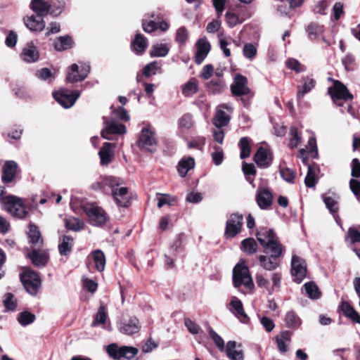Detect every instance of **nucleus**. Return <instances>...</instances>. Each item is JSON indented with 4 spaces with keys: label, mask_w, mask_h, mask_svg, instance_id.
Listing matches in <instances>:
<instances>
[{
    "label": "nucleus",
    "mask_w": 360,
    "mask_h": 360,
    "mask_svg": "<svg viewBox=\"0 0 360 360\" xmlns=\"http://www.w3.org/2000/svg\"><path fill=\"white\" fill-rule=\"evenodd\" d=\"M257 238L266 252L270 253V257L259 255L258 259L261 266L267 271L276 269L278 263L276 259L282 255L283 248L272 229H262L257 233Z\"/></svg>",
    "instance_id": "f257e3e1"
},
{
    "label": "nucleus",
    "mask_w": 360,
    "mask_h": 360,
    "mask_svg": "<svg viewBox=\"0 0 360 360\" xmlns=\"http://www.w3.org/2000/svg\"><path fill=\"white\" fill-rule=\"evenodd\" d=\"M65 6L64 0H51L50 2L46 0H32L31 8L37 15L43 17L48 13L53 16L60 15Z\"/></svg>",
    "instance_id": "f03ea898"
},
{
    "label": "nucleus",
    "mask_w": 360,
    "mask_h": 360,
    "mask_svg": "<svg viewBox=\"0 0 360 360\" xmlns=\"http://www.w3.org/2000/svg\"><path fill=\"white\" fill-rule=\"evenodd\" d=\"M231 91L233 96L241 97L240 101L245 107L248 105V100L252 98L254 95L248 86L247 78L240 74L235 76L233 83L231 86Z\"/></svg>",
    "instance_id": "7ed1b4c3"
},
{
    "label": "nucleus",
    "mask_w": 360,
    "mask_h": 360,
    "mask_svg": "<svg viewBox=\"0 0 360 360\" xmlns=\"http://www.w3.org/2000/svg\"><path fill=\"white\" fill-rule=\"evenodd\" d=\"M233 283L235 288H239L241 285H244L248 290L254 288L249 269L245 264H237L233 268Z\"/></svg>",
    "instance_id": "20e7f679"
},
{
    "label": "nucleus",
    "mask_w": 360,
    "mask_h": 360,
    "mask_svg": "<svg viewBox=\"0 0 360 360\" xmlns=\"http://www.w3.org/2000/svg\"><path fill=\"white\" fill-rule=\"evenodd\" d=\"M82 209L87 215L89 223L94 226H101L107 221L106 212L96 203H85L83 205Z\"/></svg>",
    "instance_id": "39448f33"
},
{
    "label": "nucleus",
    "mask_w": 360,
    "mask_h": 360,
    "mask_svg": "<svg viewBox=\"0 0 360 360\" xmlns=\"http://www.w3.org/2000/svg\"><path fill=\"white\" fill-rule=\"evenodd\" d=\"M5 210L12 216L18 218H24L28 212L22 199L13 195H9L3 199Z\"/></svg>",
    "instance_id": "423d86ee"
},
{
    "label": "nucleus",
    "mask_w": 360,
    "mask_h": 360,
    "mask_svg": "<svg viewBox=\"0 0 360 360\" xmlns=\"http://www.w3.org/2000/svg\"><path fill=\"white\" fill-rule=\"evenodd\" d=\"M328 79L333 82V86L328 88V94L335 103L342 105V101H347L353 98L347 87L340 82L333 80L331 78Z\"/></svg>",
    "instance_id": "0eeeda50"
},
{
    "label": "nucleus",
    "mask_w": 360,
    "mask_h": 360,
    "mask_svg": "<svg viewBox=\"0 0 360 360\" xmlns=\"http://www.w3.org/2000/svg\"><path fill=\"white\" fill-rule=\"evenodd\" d=\"M138 146L141 149L150 153L157 150V139L154 131L148 128H143L137 141Z\"/></svg>",
    "instance_id": "6e6552de"
},
{
    "label": "nucleus",
    "mask_w": 360,
    "mask_h": 360,
    "mask_svg": "<svg viewBox=\"0 0 360 360\" xmlns=\"http://www.w3.org/2000/svg\"><path fill=\"white\" fill-rule=\"evenodd\" d=\"M20 279L28 293L32 295H35L37 293L41 286V280L34 271H25L21 274Z\"/></svg>",
    "instance_id": "1a4fd4ad"
},
{
    "label": "nucleus",
    "mask_w": 360,
    "mask_h": 360,
    "mask_svg": "<svg viewBox=\"0 0 360 360\" xmlns=\"http://www.w3.org/2000/svg\"><path fill=\"white\" fill-rule=\"evenodd\" d=\"M107 352L115 359H120L121 358L131 359L136 355L138 349L128 346L118 347L117 345L112 344L108 346Z\"/></svg>",
    "instance_id": "9d476101"
},
{
    "label": "nucleus",
    "mask_w": 360,
    "mask_h": 360,
    "mask_svg": "<svg viewBox=\"0 0 360 360\" xmlns=\"http://www.w3.org/2000/svg\"><path fill=\"white\" fill-rule=\"evenodd\" d=\"M104 128L101 131V136L103 139H111L110 135L124 134L126 133L125 126L117 122L115 120H108L107 117H103Z\"/></svg>",
    "instance_id": "9b49d317"
},
{
    "label": "nucleus",
    "mask_w": 360,
    "mask_h": 360,
    "mask_svg": "<svg viewBox=\"0 0 360 360\" xmlns=\"http://www.w3.org/2000/svg\"><path fill=\"white\" fill-rule=\"evenodd\" d=\"M55 100L63 108L72 107L77 99L79 97L80 93L77 91L70 92L66 89H60L53 94Z\"/></svg>",
    "instance_id": "f8f14e48"
},
{
    "label": "nucleus",
    "mask_w": 360,
    "mask_h": 360,
    "mask_svg": "<svg viewBox=\"0 0 360 360\" xmlns=\"http://www.w3.org/2000/svg\"><path fill=\"white\" fill-rule=\"evenodd\" d=\"M90 65L84 63L79 67L77 64H72L68 72L66 79L68 82L74 83L84 80L90 72Z\"/></svg>",
    "instance_id": "ddd939ff"
},
{
    "label": "nucleus",
    "mask_w": 360,
    "mask_h": 360,
    "mask_svg": "<svg viewBox=\"0 0 360 360\" xmlns=\"http://www.w3.org/2000/svg\"><path fill=\"white\" fill-rule=\"evenodd\" d=\"M121 181L120 179L113 176L101 177L98 181L92 184L91 188L96 191H101L108 193L112 188L120 186Z\"/></svg>",
    "instance_id": "4468645a"
},
{
    "label": "nucleus",
    "mask_w": 360,
    "mask_h": 360,
    "mask_svg": "<svg viewBox=\"0 0 360 360\" xmlns=\"http://www.w3.org/2000/svg\"><path fill=\"white\" fill-rule=\"evenodd\" d=\"M291 264V273L293 277V280L295 282L300 283L302 281L307 275L306 262L304 259H301L297 255H293L292 257Z\"/></svg>",
    "instance_id": "2eb2a0df"
},
{
    "label": "nucleus",
    "mask_w": 360,
    "mask_h": 360,
    "mask_svg": "<svg viewBox=\"0 0 360 360\" xmlns=\"http://www.w3.org/2000/svg\"><path fill=\"white\" fill-rule=\"evenodd\" d=\"M243 216L238 214H232L226 224L225 236L233 238L240 232L243 225Z\"/></svg>",
    "instance_id": "dca6fc26"
},
{
    "label": "nucleus",
    "mask_w": 360,
    "mask_h": 360,
    "mask_svg": "<svg viewBox=\"0 0 360 360\" xmlns=\"http://www.w3.org/2000/svg\"><path fill=\"white\" fill-rule=\"evenodd\" d=\"M224 110L231 112L233 108L229 104H221L217 107L216 115L213 119V124L215 127H222L229 124L231 117Z\"/></svg>",
    "instance_id": "f3484780"
},
{
    "label": "nucleus",
    "mask_w": 360,
    "mask_h": 360,
    "mask_svg": "<svg viewBox=\"0 0 360 360\" xmlns=\"http://www.w3.org/2000/svg\"><path fill=\"white\" fill-rule=\"evenodd\" d=\"M255 200L260 209L268 210L272 204L273 195L267 188L259 187L256 191Z\"/></svg>",
    "instance_id": "a211bd4d"
},
{
    "label": "nucleus",
    "mask_w": 360,
    "mask_h": 360,
    "mask_svg": "<svg viewBox=\"0 0 360 360\" xmlns=\"http://www.w3.org/2000/svg\"><path fill=\"white\" fill-rule=\"evenodd\" d=\"M20 59L27 63H35L39 59V52L32 41L27 42L20 54Z\"/></svg>",
    "instance_id": "6ab92c4d"
},
{
    "label": "nucleus",
    "mask_w": 360,
    "mask_h": 360,
    "mask_svg": "<svg viewBox=\"0 0 360 360\" xmlns=\"http://www.w3.org/2000/svg\"><path fill=\"white\" fill-rule=\"evenodd\" d=\"M226 356L231 360H243L244 354L240 344L236 341L230 340L227 342L225 349H224Z\"/></svg>",
    "instance_id": "aec40b11"
},
{
    "label": "nucleus",
    "mask_w": 360,
    "mask_h": 360,
    "mask_svg": "<svg viewBox=\"0 0 360 360\" xmlns=\"http://www.w3.org/2000/svg\"><path fill=\"white\" fill-rule=\"evenodd\" d=\"M112 195L117 205L128 207L130 205V195L126 187L115 186L111 190Z\"/></svg>",
    "instance_id": "412c9836"
},
{
    "label": "nucleus",
    "mask_w": 360,
    "mask_h": 360,
    "mask_svg": "<svg viewBox=\"0 0 360 360\" xmlns=\"http://www.w3.org/2000/svg\"><path fill=\"white\" fill-rule=\"evenodd\" d=\"M141 326L138 319L135 316L129 317L121 322L120 326V331L127 335H131L138 333Z\"/></svg>",
    "instance_id": "4be33fe9"
},
{
    "label": "nucleus",
    "mask_w": 360,
    "mask_h": 360,
    "mask_svg": "<svg viewBox=\"0 0 360 360\" xmlns=\"http://www.w3.org/2000/svg\"><path fill=\"white\" fill-rule=\"evenodd\" d=\"M197 51L195 57L196 64H201L210 51V44L205 38H201L195 44Z\"/></svg>",
    "instance_id": "5701e85b"
},
{
    "label": "nucleus",
    "mask_w": 360,
    "mask_h": 360,
    "mask_svg": "<svg viewBox=\"0 0 360 360\" xmlns=\"http://www.w3.org/2000/svg\"><path fill=\"white\" fill-rule=\"evenodd\" d=\"M254 160L259 167H268L272 162V154L269 149L260 147L255 155Z\"/></svg>",
    "instance_id": "b1692460"
},
{
    "label": "nucleus",
    "mask_w": 360,
    "mask_h": 360,
    "mask_svg": "<svg viewBox=\"0 0 360 360\" xmlns=\"http://www.w3.org/2000/svg\"><path fill=\"white\" fill-rule=\"evenodd\" d=\"M115 147V143L108 142L104 143L103 147L98 153L101 159V164L102 165H108L112 161L114 156L112 148Z\"/></svg>",
    "instance_id": "393cba45"
},
{
    "label": "nucleus",
    "mask_w": 360,
    "mask_h": 360,
    "mask_svg": "<svg viewBox=\"0 0 360 360\" xmlns=\"http://www.w3.org/2000/svg\"><path fill=\"white\" fill-rule=\"evenodd\" d=\"M229 310L234 314L242 322L248 320V316L245 313L241 301L236 297H233L230 302Z\"/></svg>",
    "instance_id": "a878e982"
},
{
    "label": "nucleus",
    "mask_w": 360,
    "mask_h": 360,
    "mask_svg": "<svg viewBox=\"0 0 360 360\" xmlns=\"http://www.w3.org/2000/svg\"><path fill=\"white\" fill-rule=\"evenodd\" d=\"M24 22L26 27L32 31L41 32L45 27V22L42 17L39 15L27 17L24 18Z\"/></svg>",
    "instance_id": "bb28decb"
},
{
    "label": "nucleus",
    "mask_w": 360,
    "mask_h": 360,
    "mask_svg": "<svg viewBox=\"0 0 360 360\" xmlns=\"http://www.w3.org/2000/svg\"><path fill=\"white\" fill-rule=\"evenodd\" d=\"M322 199L331 214H335L338 212L339 197L335 193H324L322 195Z\"/></svg>",
    "instance_id": "cd10ccee"
},
{
    "label": "nucleus",
    "mask_w": 360,
    "mask_h": 360,
    "mask_svg": "<svg viewBox=\"0 0 360 360\" xmlns=\"http://www.w3.org/2000/svg\"><path fill=\"white\" fill-rule=\"evenodd\" d=\"M301 82L302 84L297 86V98L298 102L315 86V81L310 77H302Z\"/></svg>",
    "instance_id": "c85d7f7f"
},
{
    "label": "nucleus",
    "mask_w": 360,
    "mask_h": 360,
    "mask_svg": "<svg viewBox=\"0 0 360 360\" xmlns=\"http://www.w3.org/2000/svg\"><path fill=\"white\" fill-rule=\"evenodd\" d=\"M17 169V163L14 161L10 160L6 162L2 172V180L4 182L9 183L11 182L16 173Z\"/></svg>",
    "instance_id": "c756f323"
},
{
    "label": "nucleus",
    "mask_w": 360,
    "mask_h": 360,
    "mask_svg": "<svg viewBox=\"0 0 360 360\" xmlns=\"http://www.w3.org/2000/svg\"><path fill=\"white\" fill-rule=\"evenodd\" d=\"M291 335V333L288 330L283 331L276 335V341L281 352L285 353L287 352L288 345L290 342Z\"/></svg>",
    "instance_id": "7c9ffc66"
},
{
    "label": "nucleus",
    "mask_w": 360,
    "mask_h": 360,
    "mask_svg": "<svg viewBox=\"0 0 360 360\" xmlns=\"http://www.w3.org/2000/svg\"><path fill=\"white\" fill-rule=\"evenodd\" d=\"M195 166V160L191 157H184L178 163L177 170L179 175L184 177L188 171Z\"/></svg>",
    "instance_id": "2f4dec72"
},
{
    "label": "nucleus",
    "mask_w": 360,
    "mask_h": 360,
    "mask_svg": "<svg viewBox=\"0 0 360 360\" xmlns=\"http://www.w3.org/2000/svg\"><path fill=\"white\" fill-rule=\"evenodd\" d=\"M89 259L94 262L95 268L99 272H102L104 270L105 266V257L101 250H96L93 251L89 255Z\"/></svg>",
    "instance_id": "473e14b6"
},
{
    "label": "nucleus",
    "mask_w": 360,
    "mask_h": 360,
    "mask_svg": "<svg viewBox=\"0 0 360 360\" xmlns=\"http://www.w3.org/2000/svg\"><path fill=\"white\" fill-rule=\"evenodd\" d=\"M148 46L147 39L141 34H136L135 38L131 41L133 51L137 55L142 54Z\"/></svg>",
    "instance_id": "72a5a7b5"
},
{
    "label": "nucleus",
    "mask_w": 360,
    "mask_h": 360,
    "mask_svg": "<svg viewBox=\"0 0 360 360\" xmlns=\"http://www.w3.org/2000/svg\"><path fill=\"white\" fill-rule=\"evenodd\" d=\"M343 314L349 319L353 323L360 324V314L348 303H342Z\"/></svg>",
    "instance_id": "f704fd0d"
},
{
    "label": "nucleus",
    "mask_w": 360,
    "mask_h": 360,
    "mask_svg": "<svg viewBox=\"0 0 360 360\" xmlns=\"http://www.w3.org/2000/svg\"><path fill=\"white\" fill-rule=\"evenodd\" d=\"M285 326L292 329H297L302 324V320L293 311H289L285 316Z\"/></svg>",
    "instance_id": "c9c22d12"
},
{
    "label": "nucleus",
    "mask_w": 360,
    "mask_h": 360,
    "mask_svg": "<svg viewBox=\"0 0 360 360\" xmlns=\"http://www.w3.org/2000/svg\"><path fill=\"white\" fill-rule=\"evenodd\" d=\"M73 45V40L69 35L58 37L54 41V48L58 51L70 49Z\"/></svg>",
    "instance_id": "e433bc0d"
},
{
    "label": "nucleus",
    "mask_w": 360,
    "mask_h": 360,
    "mask_svg": "<svg viewBox=\"0 0 360 360\" xmlns=\"http://www.w3.org/2000/svg\"><path fill=\"white\" fill-rule=\"evenodd\" d=\"M29 257L32 260V263L37 266H44L46 265L48 256L44 251L39 252L34 250L31 253L28 255Z\"/></svg>",
    "instance_id": "4c0bfd02"
},
{
    "label": "nucleus",
    "mask_w": 360,
    "mask_h": 360,
    "mask_svg": "<svg viewBox=\"0 0 360 360\" xmlns=\"http://www.w3.org/2000/svg\"><path fill=\"white\" fill-rule=\"evenodd\" d=\"M73 238L68 236H64L58 245V250L61 255H68L72 248Z\"/></svg>",
    "instance_id": "58836bf2"
},
{
    "label": "nucleus",
    "mask_w": 360,
    "mask_h": 360,
    "mask_svg": "<svg viewBox=\"0 0 360 360\" xmlns=\"http://www.w3.org/2000/svg\"><path fill=\"white\" fill-rule=\"evenodd\" d=\"M29 238L30 243L34 246L40 247L42 245L43 240L38 228L34 224H30Z\"/></svg>",
    "instance_id": "ea45409f"
},
{
    "label": "nucleus",
    "mask_w": 360,
    "mask_h": 360,
    "mask_svg": "<svg viewBox=\"0 0 360 360\" xmlns=\"http://www.w3.org/2000/svg\"><path fill=\"white\" fill-rule=\"evenodd\" d=\"M198 89V83L195 79H191L182 86V94L185 96H191L195 94Z\"/></svg>",
    "instance_id": "a19ab883"
},
{
    "label": "nucleus",
    "mask_w": 360,
    "mask_h": 360,
    "mask_svg": "<svg viewBox=\"0 0 360 360\" xmlns=\"http://www.w3.org/2000/svg\"><path fill=\"white\" fill-rule=\"evenodd\" d=\"M305 292L311 300H317L321 297V292L318 286L314 282L306 283L304 285Z\"/></svg>",
    "instance_id": "79ce46f5"
},
{
    "label": "nucleus",
    "mask_w": 360,
    "mask_h": 360,
    "mask_svg": "<svg viewBox=\"0 0 360 360\" xmlns=\"http://www.w3.org/2000/svg\"><path fill=\"white\" fill-rule=\"evenodd\" d=\"M206 86L210 93L217 94L224 91V83L221 79H214L207 83Z\"/></svg>",
    "instance_id": "37998d69"
},
{
    "label": "nucleus",
    "mask_w": 360,
    "mask_h": 360,
    "mask_svg": "<svg viewBox=\"0 0 360 360\" xmlns=\"http://www.w3.org/2000/svg\"><path fill=\"white\" fill-rule=\"evenodd\" d=\"M193 126V117L190 114H184L178 121V127L181 131H186L191 129Z\"/></svg>",
    "instance_id": "c03bdc74"
},
{
    "label": "nucleus",
    "mask_w": 360,
    "mask_h": 360,
    "mask_svg": "<svg viewBox=\"0 0 360 360\" xmlns=\"http://www.w3.org/2000/svg\"><path fill=\"white\" fill-rule=\"evenodd\" d=\"M238 146L240 149V157L241 159H245L250 156L251 153L250 140L247 137L240 139Z\"/></svg>",
    "instance_id": "a18cd8bd"
},
{
    "label": "nucleus",
    "mask_w": 360,
    "mask_h": 360,
    "mask_svg": "<svg viewBox=\"0 0 360 360\" xmlns=\"http://www.w3.org/2000/svg\"><path fill=\"white\" fill-rule=\"evenodd\" d=\"M241 248L243 251L248 254H254L257 252V244L255 239L248 238L242 241Z\"/></svg>",
    "instance_id": "49530a36"
},
{
    "label": "nucleus",
    "mask_w": 360,
    "mask_h": 360,
    "mask_svg": "<svg viewBox=\"0 0 360 360\" xmlns=\"http://www.w3.org/2000/svg\"><path fill=\"white\" fill-rule=\"evenodd\" d=\"M65 227L70 230L78 231L83 229L84 222L76 217H69L65 221Z\"/></svg>",
    "instance_id": "de8ad7c7"
},
{
    "label": "nucleus",
    "mask_w": 360,
    "mask_h": 360,
    "mask_svg": "<svg viewBox=\"0 0 360 360\" xmlns=\"http://www.w3.org/2000/svg\"><path fill=\"white\" fill-rule=\"evenodd\" d=\"M169 50L167 45L157 44L153 46L150 54L152 57H165L168 54Z\"/></svg>",
    "instance_id": "09e8293b"
},
{
    "label": "nucleus",
    "mask_w": 360,
    "mask_h": 360,
    "mask_svg": "<svg viewBox=\"0 0 360 360\" xmlns=\"http://www.w3.org/2000/svg\"><path fill=\"white\" fill-rule=\"evenodd\" d=\"M207 332L210 337L214 342L216 347L220 352H224L226 345H224V340L219 336L210 326L207 327Z\"/></svg>",
    "instance_id": "8fccbe9b"
},
{
    "label": "nucleus",
    "mask_w": 360,
    "mask_h": 360,
    "mask_svg": "<svg viewBox=\"0 0 360 360\" xmlns=\"http://www.w3.org/2000/svg\"><path fill=\"white\" fill-rule=\"evenodd\" d=\"M108 317L106 307L103 305H101L92 323L93 326H98L99 324H104Z\"/></svg>",
    "instance_id": "3c124183"
},
{
    "label": "nucleus",
    "mask_w": 360,
    "mask_h": 360,
    "mask_svg": "<svg viewBox=\"0 0 360 360\" xmlns=\"http://www.w3.org/2000/svg\"><path fill=\"white\" fill-rule=\"evenodd\" d=\"M300 152L302 155L305 153H311L312 158H316L318 155V151L315 137H310L308 141V146L306 148H302Z\"/></svg>",
    "instance_id": "603ef678"
},
{
    "label": "nucleus",
    "mask_w": 360,
    "mask_h": 360,
    "mask_svg": "<svg viewBox=\"0 0 360 360\" xmlns=\"http://www.w3.org/2000/svg\"><path fill=\"white\" fill-rule=\"evenodd\" d=\"M285 65L288 69L297 73H300L306 70V68L304 65L301 64L297 60L292 58L287 59L285 61Z\"/></svg>",
    "instance_id": "864d4df0"
},
{
    "label": "nucleus",
    "mask_w": 360,
    "mask_h": 360,
    "mask_svg": "<svg viewBox=\"0 0 360 360\" xmlns=\"http://www.w3.org/2000/svg\"><path fill=\"white\" fill-rule=\"evenodd\" d=\"M345 240L351 244L360 243V231L355 227H349L345 236Z\"/></svg>",
    "instance_id": "5fc2aeb1"
},
{
    "label": "nucleus",
    "mask_w": 360,
    "mask_h": 360,
    "mask_svg": "<svg viewBox=\"0 0 360 360\" xmlns=\"http://www.w3.org/2000/svg\"><path fill=\"white\" fill-rule=\"evenodd\" d=\"M243 53L247 59L252 60L257 53V46L252 43H247L243 46Z\"/></svg>",
    "instance_id": "6e6d98bb"
},
{
    "label": "nucleus",
    "mask_w": 360,
    "mask_h": 360,
    "mask_svg": "<svg viewBox=\"0 0 360 360\" xmlns=\"http://www.w3.org/2000/svg\"><path fill=\"white\" fill-rule=\"evenodd\" d=\"M212 148L214 151L212 152L211 156L214 163L216 165H219L222 163L224 159V152L221 146H213Z\"/></svg>",
    "instance_id": "4d7b16f0"
},
{
    "label": "nucleus",
    "mask_w": 360,
    "mask_h": 360,
    "mask_svg": "<svg viewBox=\"0 0 360 360\" xmlns=\"http://www.w3.org/2000/svg\"><path fill=\"white\" fill-rule=\"evenodd\" d=\"M35 320V316L28 311L21 312L18 316V321L21 326H27Z\"/></svg>",
    "instance_id": "13d9d810"
},
{
    "label": "nucleus",
    "mask_w": 360,
    "mask_h": 360,
    "mask_svg": "<svg viewBox=\"0 0 360 360\" xmlns=\"http://www.w3.org/2000/svg\"><path fill=\"white\" fill-rule=\"evenodd\" d=\"M315 176L316 173L314 169L309 165L307 174L304 179V184L307 187L312 188L315 186L317 181Z\"/></svg>",
    "instance_id": "bf43d9fd"
},
{
    "label": "nucleus",
    "mask_w": 360,
    "mask_h": 360,
    "mask_svg": "<svg viewBox=\"0 0 360 360\" xmlns=\"http://www.w3.org/2000/svg\"><path fill=\"white\" fill-rule=\"evenodd\" d=\"M115 119L128 121L129 120V116L124 108L120 107L112 110L110 120H115Z\"/></svg>",
    "instance_id": "052dcab7"
},
{
    "label": "nucleus",
    "mask_w": 360,
    "mask_h": 360,
    "mask_svg": "<svg viewBox=\"0 0 360 360\" xmlns=\"http://www.w3.org/2000/svg\"><path fill=\"white\" fill-rule=\"evenodd\" d=\"M156 199L158 200V207H162L165 205H172V202L175 200V198L169 194H162L158 193L156 194Z\"/></svg>",
    "instance_id": "680f3d73"
},
{
    "label": "nucleus",
    "mask_w": 360,
    "mask_h": 360,
    "mask_svg": "<svg viewBox=\"0 0 360 360\" xmlns=\"http://www.w3.org/2000/svg\"><path fill=\"white\" fill-rule=\"evenodd\" d=\"M290 141L288 146L291 148H295L299 144L301 137L295 127H291L289 131Z\"/></svg>",
    "instance_id": "e2e57ef3"
},
{
    "label": "nucleus",
    "mask_w": 360,
    "mask_h": 360,
    "mask_svg": "<svg viewBox=\"0 0 360 360\" xmlns=\"http://www.w3.org/2000/svg\"><path fill=\"white\" fill-rule=\"evenodd\" d=\"M323 31V27L316 23H311L307 27V32L311 39H315Z\"/></svg>",
    "instance_id": "0e129e2a"
},
{
    "label": "nucleus",
    "mask_w": 360,
    "mask_h": 360,
    "mask_svg": "<svg viewBox=\"0 0 360 360\" xmlns=\"http://www.w3.org/2000/svg\"><path fill=\"white\" fill-rule=\"evenodd\" d=\"M4 305L7 310L14 311L17 307V300L11 293L5 295Z\"/></svg>",
    "instance_id": "69168bd1"
},
{
    "label": "nucleus",
    "mask_w": 360,
    "mask_h": 360,
    "mask_svg": "<svg viewBox=\"0 0 360 360\" xmlns=\"http://www.w3.org/2000/svg\"><path fill=\"white\" fill-rule=\"evenodd\" d=\"M188 37V30L184 27H181L177 30L175 39L176 42L183 45L186 43Z\"/></svg>",
    "instance_id": "338daca9"
},
{
    "label": "nucleus",
    "mask_w": 360,
    "mask_h": 360,
    "mask_svg": "<svg viewBox=\"0 0 360 360\" xmlns=\"http://www.w3.org/2000/svg\"><path fill=\"white\" fill-rule=\"evenodd\" d=\"M280 174L283 180L289 183H293L295 178V172L289 168H281Z\"/></svg>",
    "instance_id": "774afa93"
}]
</instances>
